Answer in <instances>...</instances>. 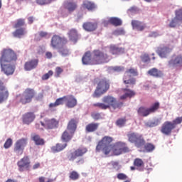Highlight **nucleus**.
Masks as SVG:
<instances>
[{
    "mask_svg": "<svg viewBox=\"0 0 182 182\" xmlns=\"http://www.w3.org/2000/svg\"><path fill=\"white\" fill-rule=\"evenodd\" d=\"M18 60V55L11 48H4L1 52L0 66L1 72L6 76H11L15 73V63Z\"/></svg>",
    "mask_w": 182,
    "mask_h": 182,
    "instance_id": "obj_1",
    "label": "nucleus"
},
{
    "mask_svg": "<svg viewBox=\"0 0 182 182\" xmlns=\"http://www.w3.org/2000/svg\"><path fill=\"white\" fill-rule=\"evenodd\" d=\"M83 65H102L109 62V55L100 50H94L92 53L87 51L82 58Z\"/></svg>",
    "mask_w": 182,
    "mask_h": 182,
    "instance_id": "obj_2",
    "label": "nucleus"
},
{
    "mask_svg": "<svg viewBox=\"0 0 182 182\" xmlns=\"http://www.w3.org/2000/svg\"><path fill=\"white\" fill-rule=\"evenodd\" d=\"M92 106L94 107H98L101 110H107L110 107L116 110V109H122L123 107V102H117L116 97L112 95H105L102 97V102L94 103Z\"/></svg>",
    "mask_w": 182,
    "mask_h": 182,
    "instance_id": "obj_3",
    "label": "nucleus"
},
{
    "mask_svg": "<svg viewBox=\"0 0 182 182\" xmlns=\"http://www.w3.org/2000/svg\"><path fill=\"white\" fill-rule=\"evenodd\" d=\"M97 87L92 94V97H100L110 89V81L106 77H97L94 80Z\"/></svg>",
    "mask_w": 182,
    "mask_h": 182,
    "instance_id": "obj_4",
    "label": "nucleus"
},
{
    "mask_svg": "<svg viewBox=\"0 0 182 182\" xmlns=\"http://www.w3.org/2000/svg\"><path fill=\"white\" fill-rule=\"evenodd\" d=\"M112 141L113 138L112 136H104L97 144L95 149L97 153H100L102 151V153L105 156H109L112 153V149L113 147V144H112Z\"/></svg>",
    "mask_w": 182,
    "mask_h": 182,
    "instance_id": "obj_5",
    "label": "nucleus"
},
{
    "mask_svg": "<svg viewBox=\"0 0 182 182\" xmlns=\"http://www.w3.org/2000/svg\"><path fill=\"white\" fill-rule=\"evenodd\" d=\"M36 95V92H35V90L32 88H26L22 94L16 96L15 101L21 105H28V103L32 102V100L35 97Z\"/></svg>",
    "mask_w": 182,
    "mask_h": 182,
    "instance_id": "obj_6",
    "label": "nucleus"
},
{
    "mask_svg": "<svg viewBox=\"0 0 182 182\" xmlns=\"http://www.w3.org/2000/svg\"><path fill=\"white\" fill-rule=\"evenodd\" d=\"M181 123L182 117H178L172 122L166 121L161 126V133L165 134L166 136H170L173 130L177 127V124H181Z\"/></svg>",
    "mask_w": 182,
    "mask_h": 182,
    "instance_id": "obj_7",
    "label": "nucleus"
},
{
    "mask_svg": "<svg viewBox=\"0 0 182 182\" xmlns=\"http://www.w3.org/2000/svg\"><path fill=\"white\" fill-rule=\"evenodd\" d=\"M159 109H160V103L155 102L149 108L143 106L140 107L137 109V114L138 116H141V117H147V116L151 114V113H156Z\"/></svg>",
    "mask_w": 182,
    "mask_h": 182,
    "instance_id": "obj_8",
    "label": "nucleus"
},
{
    "mask_svg": "<svg viewBox=\"0 0 182 182\" xmlns=\"http://www.w3.org/2000/svg\"><path fill=\"white\" fill-rule=\"evenodd\" d=\"M130 149L126 142L118 141L112 145L111 153L112 156H120L123 153H129Z\"/></svg>",
    "mask_w": 182,
    "mask_h": 182,
    "instance_id": "obj_9",
    "label": "nucleus"
},
{
    "mask_svg": "<svg viewBox=\"0 0 182 182\" xmlns=\"http://www.w3.org/2000/svg\"><path fill=\"white\" fill-rule=\"evenodd\" d=\"M28 144L27 138H21L18 139L14 144V151L17 156H21L23 154V150Z\"/></svg>",
    "mask_w": 182,
    "mask_h": 182,
    "instance_id": "obj_10",
    "label": "nucleus"
},
{
    "mask_svg": "<svg viewBox=\"0 0 182 182\" xmlns=\"http://www.w3.org/2000/svg\"><path fill=\"white\" fill-rule=\"evenodd\" d=\"M66 43H68V38L54 35L51 38L50 46L53 49H58L59 45H66Z\"/></svg>",
    "mask_w": 182,
    "mask_h": 182,
    "instance_id": "obj_11",
    "label": "nucleus"
},
{
    "mask_svg": "<svg viewBox=\"0 0 182 182\" xmlns=\"http://www.w3.org/2000/svg\"><path fill=\"white\" fill-rule=\"evenodd\" d=\"M87 153V148L80 147L77 149L74 152H71L68 155V159L70 161H73L77 159V157H82Z\"/></svg>",
    "mask_w": 182,
    "mask_h": 182,
    "instance_id": "obj_12",
    "label": "nucleus"
},
{
    "mask_svg": "<svg viewBox=\"0 0 182 182\" xmlns=\"http://www.w3.org/2000/svg\"><path fill=\"white\" fill-rule=\"evenodd\" d=\"M19 171H25V170H29L31 167V160L29 156H25L20 161L17 162Z\"/></svg>",
    "mask_w": 182,
    "mask_h": 182,
    "instance_id": "obj_13",
    "label": "nucleus"
},
{
    "mask_svg": "<svg viewBox=\"0 0 182 182\" xmlns=\"http://www.w3.org/2000/svg\"><path fill=\"white\" fill-rule=\"evenodd\" d=\"M9 97V91L6 90L5 84L0 80V105L6 102Z\"/></svg>",
    "mask_w": 182,
    "mask_h": 182,
    "instance_id": "obj_14",
    "label": "nucleus"
},
{
    "mask_svg": "<svg viewBox=\"0 0 182 182\" xmlns=\"http://www.w3.org/2000/svg\"><path fill=\"white\" fill-rule=\"evenodd\" d=\"M168 66L172 69H174V68H182V55L179 54L171 58L168 62Z\"/></svg>",
    "mask_w": 182,
    "mask_h": 182,
    "instance_id": "obj_15",
    "label": "nucleus"
},
{
    "mask_svg": "<svg viewBox=\"0 0 182 182\" xmlns=\"http://www.w3.org/2000/svg\"><path fill=\"white\" fill-rule=\"evenodd\" d=\"M63 6L68 14H72V12L77 9V3L73 0H68L64 2Z\"/></svg>",
    "mask_w": 182,
    "mask_h": 182,
    "instance_id": "obj_16",
    "label": "nucleus"
},
{
    "mask_svg": "<svg viewBox=\"0 0 182 182\" xmlns=\"http://www.w3.org/2000/svg\"><path fill=\"white\" fill-rule=\"evenodd\" d=\"M65 106L68 107V109H73L75 106H77V100L75 97V96L70 95L65 96Z\"/></svg>",
    "mask_w": 182,
    "mask_h": 182,
    "instance_id": "obj_17",
    "label": "nucleus"
},
{
    "mask_svg": "<svg viewBox=\"0 0 182 182\" xmlns=\"http://www.w3.org/2000/svg\"><path fill=\"white\" fill-rule=\"evenodd\" d=\"M41 125H43L46 129H58V127L59 126V121L51 119H47L45 122V124L43 122H41Z\"/></svg>",
    "mask_w": 182,
    "mask_h": 182,
    "instance_id": "obj_18",
    "label": "nucleus"
},
{
    "mask_svg": "<svg viewBox=\"0 0 182 182\" xmlns=\"http://www.w3.org/2000/svg\"><path fill=\"white\" fill-rule=\"evenodd\" d=\"M68 35L69 41H70V42H73V43H77V41L80 39V35H79L77 30L75 28L70 29L68 31Z\"/></svg>",
    "mask_w": 182,
    "mask_h": 182,
    "instance_id": "obj_19",
    "label": "nucleus"
},
{
    "mask_svg": "<svg viewBox=\"0 0 182 182\" xmlns=\"http://www.w3.org/2000/svg\"><path fill=\"white\" fill-rule=\"evenodd\" d=\"M171 48L167 46L159 47L157 49V53L161 58H167L171 53Z\"/></svg>",
    "mask_w": 182,
    "mask_h": 182,
    "instance_id": "obj_20",
    "label": "nucleus"
},
{
    "mask_svg": "<svg viewBox=\"0 0 182 182\" xmlns=\"http://www.w3.org/2000/svg\"><path fill=\"white\" fill-rule=\"evenodd\" d=\"M35 114L33 112H26L23 115L22 120L24 124H31L35 120Z\"/></svg>",
    "mask_w": 182,
    "mask_h": 182,
    "instance_id": "obj_21",
    "label": "nucleus"
},
{
    "mask_svg": "<svg viewBox=\"0 0 182 182\" xmlns=\"http://www.w3.org/2000/svg\"><path fill=\"white\" fill-rule=\"evenodd\" d=\"M38 63H39V60L38 59H33L27 61L24 65V69L27 71L32 70L33 69L36 68V67L38 66Z\"/></svg>",
    "mask_w": 182,
    "mask_h": 182,
    "instance_id": "obj_22",
    "label": "nucleus"
},
{
    "mask_svg": "<svg viewBox=\"0 0 182 182\" xmlns=\"http://www.w3.org/2000/svg\"><path fill=\"white\" fill-rule=\"evenodd\" d=\"M77 123L79 121L77 119H71L68 124L67 129L71 133H75L77 129Z\"/></svg>",
    "mask_w": 182,
    "mask_h": 182,
    "instance_id": "obj_23",
    "label": "nucleus"
},
{
    "mask_svg": "<svg viewBox=\"0 0 182 182\" xmlns=\"http://www.w3.org/2000/svg\"><path fill=\"white\" fill-rule=\"evenodd\" d=\"M147 73L148 75H149V76H152V77H156V78L163 77V76L164 75V73H163V71L156 68L150 69L147 72Z\"/></svg>",
    "mask_w": 182,
    "mask_h": 182,
    "instance_id": "obj_24",
    "label": "nucleus"
},
{
    "mask_svg": "<svg viewBox=\"0 0 182 182\" xmlns=\"http://www.w3.org/2000/svg\"><path fill=\"white\" fill-rule=\"evenodd\" d=\"M82 28L87 32H93L97 29V23L92 22H86L82 25Z\"/></svg>",
    "mask_w": 182,
    "mask_h": 182,
    "instance_id": "obj_25",
    "label": "nucleus"
},
{
    "mask_svg": "<svg viewBox=\"0 0 182 182\" xmlns=\"http://www.w3.org/2000/svg\"><path fill=\"white\" fill-rule=\"evenodd\" d=\"M65 96L60 97L55 100L53 103H50L48 107L50 110H53L55 107H58V106H61L65 103Z\"/></svg>",
    "mask_w": 182,
    "mask_h": 182,
    "instance_id": "obj_26",
    "label": "nucleus"
},
{
    "mask_svg": "<svg viewBox=\"0 0 182 182\" xmlns=\"http://www.w3.org/2000/svg\"><path fill=\"white\" fill-rule=\"evenodd\" d=\"M82 9H87L88 11H95V9H96V4L89 0H85L82 2Z\"/></svg>",
    "mask_w": 182,
    "mask_h": 182,
    "instance_id": "obj_27",
    "label": "nucleus"
},
{
    "mask_svg": "<svg viewBox=\"0 0 182 182\" xmlns=\"http://www.w3.org/2000/svg\"><path fill=\"white\" fill-rule=\"evenodd\" d=\"M100 124L96 122H91L85 127V132L87 133H93L99 129Z\"/></svg>",
    "mask_w": 182,
    "mask_h": 182,
    "instance_id": "obj_28",
    "label": "nucleus"
},
{
    "mask_svg": "<svg viewBox=\"0 0 182 182\" xmlns=\"http://www.w3.org/2000/svg\"><path fill=\"white\" fill-rule=\"evenodd\" d=\"M109 52L112 55H122L124 52V48H119L115 45H112L109 46Z\"/></svg>",
    "mask_w": 182,
    "mask_h": 182,
    "instance_id": "obj_29",
    "label": "nucleus"
},
{
    "mask_svg": "<svg viewBox=\"0 0 182 182\" xmlns=\"http://www.w3.org/2000/svg\"><path fill=\"white\" fill-rule=\"evenodd\" d=\"M134 166L139 171H144V162L142 159L136 158L134 161Z\"/></svg>",
    "mask_w": 182,
    "mask_h": 182,
    "instance_id": "obj_30",
    "label": "nucleus"
},
{
    "mask_svg": "<svg viewBox=\"0 0 182 182\" xmlns=\"http://www.w3.org/2000/svg\"><path fill=\"white\" fill-rule=\"evenodd\" d=\"M73 134H75V133H72V132H69V130L66 129L61 136V140L68 143V141H70V140H72Z\"/></svg>",
    "mask_w": 182,
    "mask_h": 182,
    "instance_id": "obj_31",
    "label": "nucleus"
},
{
    "mask_svg": "<svg viewBox=\"0 0 182 182\" xmlns=\"http://www.w3.org/2000/svg\"><path fill=\"white\" fill-rule=\"evenodd\" d=\"M31 139L33 140L36 146H43V144H45V140L41 138V136L38 134H32Z\"/></svg>",
    "mask_w": 182,
    "mask_h": 182,
    "instance_id": "obj_32",
    "label": "nucleus"
},
{
    "mask_svg": "<svg viewBox=\"0 0 182 182\" xmlns=\"http://www.w3.org/2000/svg\"><path fill=\"white\" fill-rule=\"evenodd\" d=\"M68 146V144H57L55 146L51 147V150L53 153H59V151H62L65 150Z\"/></svg>",
    "mask_w": 182,
    "mask_h": 182,
    "instance_id": "obj_33",
    "label": "nucleus"
},
{
    "mask_svg": "<svg viewBox=\"0 0 182 182\" xmlns=\"http://www.w3.org/2000/svg\"><path fill=\"white\" fill-rule=\"evenodd\" d=\"M12 35L14 38H21L22 36L26 35V29L24 28H17L14 32L12 33Z\"/></svg>",
    "mask_w": 182,
    "mask_h": 182,
    "instance_id": "obj_34",
    "label": "nucleus"
},
{
    "mask_svg": "<svg viewBox=\"0 0 182 182\" xmlns=\"http://www.w3.org/2000/svg\"><path fill=\"white\" fill-rule=\"evenodd\" d=\"M132 25L133 28L136 29L137 31H143L144 28H146L144 24L137 20H132Z\"/></svg>",
    "mask_w": 182,
    "mask_h": 182,
    "instance_id": "obj_35",
    "label": "nucleus"
},
{
    "mask_svg": "<svg viewBox=\"0 0 182 182\" xmlns=\"http://www.w3.org/2000/svg\"><path fill=\"white\" fill-rule=\"evenodd\" d=\"M134 144L138 149H139V147H143V146L146 144V141L144 140V138L143 137L142 134H139V135H138V137L135 141V142L134 143Z\"/></svg>",
    "mask_w": 182,
    "mask_h": 182,
    "instance_id": "obj_36",
    "label": "nucleus"
},
{
    "mask_svg": "<svg viewBox=\"0 0 182 182\" xmlns=\"http://www.w3.org/2000/svg\"><path fill=\"white\" fill-rule=\"evenodd\" d=\"M124 91L127 92L120 97L121 100H124V99H127V97H133V96L136 95L134 91L130 90L127 88L124 89Z\"/></svg>",
    "mask_w": 182,
    "mask_h": 182,
    "instance_id": "obj_37",
    "label": "nucleus"
},
{
    "mask_svg": "<svg viewBox=\"0 0 182 182\" xmlns=\"http://www.w3.org/2000/svg\"><path fill=\"white\" fill-rule=\"evenodd\" d=\"M109 23L114 26H120L122 25V20L116 17H112L108 20Z\"/></svg>",
    "mask_w": 182,
    "mask_h": 182,
    "instance_id": "obj_38",
    "label": "nucleus"
},
{
    "mask_svg": "<svg viewBox=\"0 0 182 182\" xmlns=\"http://www.w3.org/2000/svg\"><path fill=\"white\" fill-rule=\"evenodd\" d=\"M140 134H137V133H134V132H132L127 134V137H128V141L130 143H135L136 140H137V138L139 137Z\"/></svg>",
    "mask_w": 182,
    "mask_h": 182,
    "instance_id": "obj_39",
    "label": "nucleus"
},
{
    "mask_svg": "<svg viewBox=\"0 0 182 182\" xmlns=\"http://www.w3.org/2000/svg\"><path fill=\"white\" fill-rule=\"evenodd\" d=\"M26 22L25 18H18L17 19L16 23L14 26L15 29H18V28H22V26H25Z\"/></svg>",
    "mask_w": 182,
    "mask_h": 182,
    "instance_id": "obj_40",
    "label": "nucleus"
},
{
    "mask_svg": "<svg viewBox=\"0 0 182 182\" xmlns=\"http://www.w3.org/2000/svg\"><path fill=\"white\" fill-rule=\"evenodd\" d=\"M79 177H80V175H79V173H77L76 171H73L69 173L70 180H73V181L79 180Z\"/></svg>",
    "mask_w": 182,
    "mask_h": 182,
    "instance_id": "obj_41",
    "label": "nucleus"
},
{
    "mask_svg": "<svg viewBox=\"0 0 182 182\" xmlns=\"http://www.w3.org/2000/svg\"><path fill=\"white\" fill-rule=\"evenodd\" d=\"M58 52L62 55V56H68L69 55V49L65 46H62L58 48Z\"/></svg>",
    "mask_w": 182,
    "mask_h": 182,
    "instance_id": "obj_42",
    "label": "nucleus"
},
{
    "mask_svg": "<svg viewBox=\"0 0 182 182\" xmlns=\"http://www.w3.org/2000/svg\"><path fill=\"white\" fill-rule=\"evenodd\" d=\"M124 83L125 85H136V78L132 77L127 80V75H125L124 78Z\"/></svg>",
    "mask_w": 182,
    "mask_h": 182,
    "instance_id": "obj_43",
    "label": "nucleus"
},
{
    "mask_svg": "<svg viewBox=\"0 0 182 182\" xmlns=\"http://www.w3.org/2000/svg\"><path fill=\"white\" fill-rule=\"evenodd\" d=\"M174 18L182 23V9L176 10Z\"/></svg>",
    "mask_w": 182,
    "mask_h": 182,
    "instance_id": "obj_44",
    "label": "nucleus"
},
{
    "mask_svg": "<svg viewBox=\"0 0 182 182\" xmlns=\"http://www.w3.org/2000/svg\"><path fill=\"white\" fill-rule=\"evenodd\" d=\"M53 2V0H36V4L37 5H49V4H52Z\"/></svg>",
    "mask_w": 182,
    "mask_h": 182,
    "instance_id": "obj_45",
    "label": "nucleus"
},
{
    "mask_svg": "<svg viewBox=\"0 0 182 182\" xmlns=\"http://www.w3.org/2000/svg\"><path fill=\"white\" fill-rule=\"evenodd\" d=\"M126 122H127L126 117L120 118L116 121V124L118 126V127H123V126L126 124Z\"/></svg>",
    "mask_w": 182,
    "mask_h": 182,
    "instance_id": "obj_46",
    "label": "nucleus"
},
{
    "mask_svg": "<svg viewBox=\"0 0 182 182\" xmlns=\"http://www.w3.org/2000/svg\"><path fill=\"white\" fill-rule=\"evenodd\" d=\"M62 73H63V69L62 68L60 67L55 68V77H60Z\"/></svg>",
    "mask_w": 182,
    "mask_h": 182,
    "instance_id": "obj_47",
    "label": "nucleus"
},
{
    "mask_svg": "<svg viewBox=\"0 0 182 182\" xmlns=\"http://www.w3.org/2000/svg\"><path fill=\"white\" fill-rule=\"evenodd\" d=\"M50 76H53V70H49L48 73L44 74L42 76V80H48Z\"/></svg>",
    "mask_w": 182,
    "mask_h": 182,
    "instance_id": "obj_48",
    "label": "nucleus"
},
{
    "mask_svg": "<svg viewBox=\"0 0 182 182\" xmlns=\"http://www.w3.org/2000/svg\"><path fill=\"white\" fill-rule=\"evenodd\" d=\"M141 60L144 63H147V62H150V56H149V54H144L141 55Z\"/></svg>",
    "mask_w": 182,
    "mask_h": 182,
    "instance_id": "obj_49",
    "label": "nucleus"
},
{
    "mask_svg": "<svg viewBox=\"0 0 182 182\" xmlns=\"http://www.w3.org/2000/svg\"><path fill=\"white\" fill-rule=\"evenodd\" d=\"M127 75H133L134 76H137V69L130 68L126 71Z\"/></svg>",
    "mask_w": 182,
    "mask_h": 182,
    "instance_id": "obj_50",
    "label": "nucleus"
},
{
    "mask_svg": "<svg viewBox=\"0 0 182 182\" xmlns=\"http://www.w3.org/2000/svg\"><path fill=\"white\" fill-rule=\"evenodd\" d=\"M91 117H92L94 120H100V119H102V115L99 112H94L91 114Z\"/></svg>",
    "mask_w": 182,
    "mask_h": 182,
    "instance_id": "obj_51",
    "label": "nucleus"
},
{
    "mask_svg": "<svg viewBox=\"0 0 182 182\" xmlns=\"http://www.w3.org/2000/svg\"><path fill=\"white\" fill-rule=\"evenodd\" d=\"M12 146V139L9 138L4 144V149H9Z\"/></svg>",
    "mask_w": 182,
    "mask_h": 182,
    "instance_id": "obj_52",
    "label": "nucleus"
},
{
    "mask_svg": "<svg viewBox=\"0 0 182 182\" xmlns=\"http://www.w3.org/2000/svg\"><path fill=\"white\" fill-rule=\"evenodd\" d=\"M128 12H129V14H137V12H139V8H137V6H133L128 9Z\"/></svg>",
    "mask_w": 182,
    "mask_h": 182,
    "instance_id": "obj_53",
    "label": "nucleus"
},
{
    "mask_svg": "<svg viewBox=\"0 0 182 182\" xmlns=\"http://www.w3.org/2000/svg\"><path fill=\"white\" fill-rule=\"evenodd\" d=\"M112 70H113V72H123V70H124V67H122V66H114L112 68Z\"/></svg>",
    "mask_w": 182,
    "mask_h": 182,
    "instance_id": "obj_54",
    "label": "nucleus"
},
{
    "mask_svg": "<svg viewBox=\"0 0 182 182\" xmlns=\"http://www.w3.org/2000/svg\"><path fill=\"white\" fill-rule=\"evenodd\" d=\"M145 149L146 151H153V150H154V145L151 144H146L145 145Z\"/></svg>",
    "mask_w": 182,
    "mask_h": 182,
    "instance_id": "obj_55",
    "label": "nucleus"
},
{
    "mask_svg": "<svg viewBox=\"0 0 182 182\" xmlns=\"http://www.w3.org/2000/svg\"><path fill=\"white\" fill-rule=\"evenodd\" d=\"M117 177L118 180H127V175L123 173H118Z\"/></svg>",
    "mask_w": 182,
    "mask_h": 182,
    "instance_id": "obj_56",
    "label": "nucleus"
},
{
    "mask_svg": "<svg viewBox=\"0 0 182 182\" xmlns=\"http://www.w3.org/2000/svg\"><path fill=\"white\" fill-rule=\"evenodd\" d=\"M178 21H177L176 18H173L171 20V23H169L170 28H176L177 26V23H178Z\"/></svg>",
    "mask_w": 182,
    "mask_h": 182,
    "instance_id": "obj_57",
    "label": "nucleus"
},
{
    "mask_svg": "<svg viewBox=\"0 0 182 182\" xmlns=\"http://www.w3.org/2000/svg\"><path fill=\"white\" fill-rule=\"evenodd\" d=\"M114 35H124V31L123 29H118L114 32Z\"/></svg>",
    "mask_w": 182,
    "mask_h": 182,
    "instance_id": "obj_58",
    "label": "nucleus"
},
{
    "mask_svg": "<svg viewBox=\"0 0 182 182\" xmlns=\"http://www.w3.org/2000/svg\"><path fill=\"white\" fill-rule=\"evenodd\" d=\"M112 167L116 170H120V166L119 165V162H113Z\"/></svg>",
    "mask_w": 182,
    "mask_h": 182,
    "instance_id": "obj_59",
    "label": "nucleus"
},
{
    "mask_svg": "<svg viewBox=\"0 0 182 182\" xmlns=\"http://www.w3.org/2000/svg\"><path fill=\"white\" fill-rule=\"evenodd\" d=\"M38 35L40 38H46L48 36V33L45 31H40Z\"/></svg>",
    "mask_w": 182,
    "mask_h": 182,
    "instance_id": "obj_60",
    "label": "nucleus"
},
{
    "mask_svg": "<svg viewBox=\"0 0 182 182\" xmlns=\"http://www.w3.org/2000/svg\"><path fill=\"white\" fill-rule=\"evenodd\" d=\"M53 55L52 54V52L48 51L46 53V57L47 59H52Z\"/></svg>",
    "mask_w": 182,
    "mask_h": 182,
    "instance_id": "obj_61",
    "label": "nucleus"
},
{
    "mask_svg": "<svg viewBox=\"0 0 182 182\" xmlns=\"http://www.w3.org/2000/svg\"><path fill=\"white\" fill-rule=\"evenodd\" d=\"M151 123H152L154 127H156V126H159V124H160V120L156 119L154 122H151Z\"/></svg>",
    "mask_w": 182,
    "mask_h": 182,
    "instance_id": "obj_62",
    "label": "nucleus"
},
{
    "mask_svg": "<svg viewBox=\"0 0 182 182\" xmlns=\"http://www.w3.org/2000/svg\"><path fill=\"white\" fill-rule=\"evenodd\" d=\"M43 99V93H39L37 97H36V100H41Z\"/></svg>",
    "mask_w": 182,
    "mask_h": 182,
    "instance_id": "obj_63",
    "label": "nucleus"
},
{
    "mask_svg": "<svg viewBox=\"0 0 182 182\" xmlns=\"http://www.w3.org/2000/svg\"><path fill=\"white\" fill-rule=\"evenodd\" d=\"M28 23L30 25H32L33 23V17L31 16L28 18Z\"/></svg>",
    "mask_w": 182,
    "mask_h": 182,
    "instance_id": "obj_64",
    "label": "nucleus"
}]
</instances>
